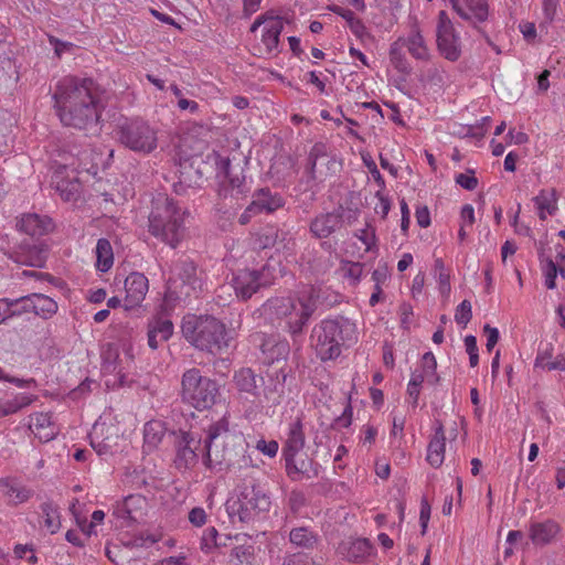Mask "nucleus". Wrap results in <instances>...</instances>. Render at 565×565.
Wrapping results in <instances>:
<instances>
[{"label":"nucleus","instance_id":"nucleus-27","mask_svg":"<svg viewBox=\"0 0 565 565\" xmlns=\"http://www.w3.org/2000/svg\"><path fill=\"white\" fill-rule=\"evenodd\" d=\"M29 428L41 441H50L57 434L49 413H34L30 415Z\"/></svg>","mask_w":565,"mask_h":565},{"label":"nucleus","instance_id":"nucleus-33","mask_svg":"<svg viewBox=\"0 0 565 565\" xmlns=\"http://www.w3.org/2000/svg\"><path fill=\"white\" fill-rule=\"evenodd\" d=\"M557 200L558 198L554 189H543L533 198V202L541 221H545L547 216H553L557 212Z\"/></svg>","mask_w":565,"mask_h":565},{"label":"nucleus","instance_id":"nucleus-1","mask_svg":"<svg viewBox=\"0 0 565 565\" xmlns=\"http://www.w3.org/2000/svg\"><path fill=\"white\" fill-rule=\"evenodd\" d=\"M97 98V86L93 79L73 76L58 81L53 94L61 122L78 129L98 119Z\"/></svg>","mask_w":565,"mask_h":565},{"label":"nucleus","instance_id":"nucleus-17","mask_svg":"<svg viewBox=\"0 0 565 565\" xmlns=\"http://www.w3.org/2000/svg\"><path fill=\"white\" fill-rule=\"evenodd\" d=\"M562 533L558 522L552 519L532 522L529 526V537L535 546H546L555 543Z\"/></svg>","mask_w":565,"mask_h":565},{"label":"nucleus","instance_id":"nucleus-3","mask_svg":"<svg viewBox=\"0 0 565 565\" xmlns=\"http://www.w3.org/2000/svg\"><path fill=\"white\" fill-rule=\"evenodd\" d=\"M186 210L172 198L158 193L151 201L148 231L171 248H177L186 236Z\"/></svg>","mask_w":565,"mask_h":565},{"label":"nucleus","instance_id":"nucleus-28","mask_svg":"<svg viewBox=\"0 0 565 565\" xmlns=\"http://www.w3.org/2000/svg\"><path fill=\"white\" fill-rule=\"evenodd\" d=\"M306 438L303 425L300 417H297L288 426L287 438L282 447V456L300 454L305 447Z\"/></svg>","mask_w":565,"mask_h":565},{"label":"nucleus","instance_id":"nucleus-55","mask_svg":"<svg viewBox=\"0 0 565 565\" xmlns=\"http://www.w3.org/2000/svg\"><path fill=\"white\" fill-rule=\"evenodd\" d=\"M385 189L379 188V190L375 193V198L377 199V202L374 206V211L376 214L381 215L382 218H385L391 211V200L390 198L384 193Z\"/></svg>","mask_w":565,"mask_h":565},{"label":"nucleus","instance_id":"nucleus-43","mask_svg":"<svg viewBox=\"0 0 565 565\" xmlns=\"http://www.w3.org/2000/svg\"><path fill=\"white\" fill-rule=\"evenodd\" d=\"M280 235L282 236L284 239L287 233L280 232L275 226H266L262 228L257 234V244L263 249L278 246V238Z\"/></svg>","mask_w":565,"mask_h":565},{"label":"nucleus","instance_id":"nucleus-48","mask_svg":"<svg viewBox=\"0 0 565 565\" xmlns=\"http://www.w3.org/2000/svg\"><path fill=\"white\" fill-rule=\"evenodd\" d=\"M472 318V307L469 300H462L456 308L455 321L457 324L466 328Z\"/></svg>","mask_w":565,"mask_h":565},{"label":"nucleus","instance_id":"nucleus-57","mask_svg":"<svg viewBox=\"0 0 565 565\" xmlns=\"http://www.w3.org/2000/svg\"><path fill=\"white\" fill-rule=\"evenodd\" d=\"M466 351L469 355V364L471 367H476L479 363V353L477 338L475 335H466L465 338Z\"/></svg>","mask_w":565,"mask_h":565},{"label":"nucleus","instance_id":"nucleus-21","mask_svg":"<svg viewBox=\"0 0 565 565\" xmlns=\"http://www.w3.org/2000/svg\"><path fill=\"white\" fill-rule=\"evenodd\" d=\"M285 379L286 375L282 374L281 379L277 376L275 380L269 379L267 382L264 381V383H262L263 390L262 392L258 390V396L256 397L257 405L271 407L280 404L285 394Z\"/></svg>","mask_w":565,"mask_h":565},{"label":"nucleus","instance_id":"nucleus-10","mask_svg":"<svg viewBox=\"0 0 565 565\" xmlns=\"http://www.w3.org/2000/svg\"><path fill=\"white\" fill-rule=\"evenodd\" d=\"M284 29V20L279 15L260 14L250 25V32L259 31V41L254 45V55L269 56L279 52V38Z\"/></svg>","mask_w":565,"mask_h":565},{"label":"nucleus","instance_id":"nucleus-45","mask_svg":"<svg viewBox=\"0 0 565 565\" xmlns=\"http://www.w3.org/2000/svg\"><path fill=\"white\" fill-rule=\"evenodd\" d=\"M118 360L117 350L109 348L107 352L104 354V364L103 370L108 373H114L118 376L120 384L124 383V367L121 366V361Z\"/></svg>","mask_w":565,"mask_h":565},{"label":"nucleus","instance_id":"nucleus-7","mask_svg":"<svg viewBox=\"0 0 565 565\" xmlns=\"http://www.w3.org/2000/svg\"><path fill=\"white\" fill-rule=\"evenodd\" d=\"M218 395L220 387L217 383L202 375L199 369L192 367L183 373L181 379V398L183 403L202 412L211 408Z\"/></svg>","mask_w":565,"mask_h":565},{"label":"nucleus","instance_id":"nucleus-61","mask_svg":"<svg viewBox=\"0 0 565 565\" xmlns=\"http://www.w3.org/2000/svg\"><path fill=\"white\" fill-rule=\"evenodd\" d=\"M188 519L193 526L201 527L206 523L207 514L203 508L195 507L190 510Z\"/></svg>","mask_w":565,"mask_h":565},{"label":"nucleus","instance_id":"nucleus-54","mask_svg":"<svg viewBox=\"0 0 565 565\" xmlns=\"http://www.w3.org/2000/svg\"><path fill=\"white\" fill-rule=\"evenodd\" d=\"M232 557L236 559L235 565H252L254 558L252 546H236L232 551Z\"/></svg>","mask_w":565,"mask_h":565},{"label":"nucleus","instance_id":"nucleus-13","mask_svg":"<svg viewBox=\"0 0 565 565\" xmlns=\"http://www.w3.org/2000/svg\"><path fill=\"white\" fill-rule=\"evenodd\" d=\"M436 35L440 55L450 62L458 61L461 56L460 35L444 10L438 14Z\"/></svg>","mask_w":565,"mask_h":565},{"label":"nucleus","instance_id":"nucleus-53","mask_svg":"<svg viewBox=\"0 0 565 565\" xmlns=\"http://www.w3.org/2000/svg\"><path fill=\"white\" fill-rule=\"evenodd\" d=\"M437 361L435 355L431 352H427L423 355L420 361V371L427 374L435 382L438 381V376L436 374Z\"/></svg>","mask_w":565,"mask_h":565},{"label":"nucleus","instance_id":"nucleus-60","mask_svg":"<svg viewBox=\"0 0 565 565\" xmlns=\"http://www.w3.org/2000/svg\"><path fill=\"white\" fill-rule=\"evenodd\" d=\"M104 519L105 512L103 510H95L92 514V521L88 524L82 525V531L88 536L96 534L95 527L102 524Z\"/></svg>","mask_w":565,"mask_h":565},{"label":"nucleus","instance_id":"nucleus-52","mask_svg":"<svg viewBox=\"0 0 565 565\" xmlns=\"http://www.w3.org/2000/svg\"><path fill=\"white\" fill-rule=\"evenodd\" d=\"M399 41L395 42L390 51L392 64L402 73L407 74L411 71L407 60L398 51Z\"/></svg>","mask_w":565,"mask_h":565},{"label":"nucleus","instance_id":"nucleus-14","mask_svg":"<svg viewBox=\"0 0 565 565\" xmlns=\"http://www.w3.org/2000/svg\"><path fill=\"white\" fill-rule=\"evenodd\" d=\"M201 437L192 431H180L174 463L178 469H190L198 463Z\"/></svg>","mask_w":565,"mask_h":565},{"label":"nucleus","instance_id":"nucleus-25","mask_svg":"<svg viewBox=\"0 0 565 565\" xmlns=\"http://www.w3.org/2000/svg\"><path fill=\"white\" fill-rule=\"evenodd\" d=\"M18 226L30 236H42L53 230V222L49 216L29 213L22 215Z\"/></svg>","mask_w":565,"mask_h":565},{"label":"nucleus","instance_id":"nucleus-41","mask_svg":"<svg viewBox=\"0 0 565 565\" xmlns=\"http://www.w3.org/2000/svg\"><path fill=\"white\" fill-rule=\"evenodd\" d=\"M290 543L302 548H313L318 542L317 535L308 527H296L290 531Z\"/></svg>","mask_w":565,"mask_h":565},{"label":"nucleus","instance_id":"nucleus-64","mask_svg":"<svg viewBox=\"0 0 565 565\" xmlns=\"http://www.w3.org/2000/svg\"><path fill=\"white\" fill-rule=\"evenodd\" d=\"M416 222L419 227L426 228L430 225V212L426 205H417L415 210Z\"/></svg>","mask_w":565,"mask_h":565},{"label":"nucleus","instance_id":"nucleus-22","mask_svg":"<svg viewBox=\"0 0 565 565\" xmlns=\"http://www.w3.org/2000/svg\"><path fill=\"white\" fill-rule=\"evenodd\" d=\"M260 350L264 361L268 364H273L275 362L286 361L290 352V347L287 340L271 335L263 338Z\"/></svg>","mask_w":565,"mask_h":565},{"label":"nucleus","instance_id":"nucleus-24","mask_svg":"<svg viewBox=\"0 0 565 565\" xmlns=\"http://www.w3.org/2000/svg\"><path fill=\"white\" fill-rule=\"evenodd\" d=\"M173 333V323L163 317H154L148 323V345L156 350Z\"/></svg>","mask_w":565,"mask_h":565},{"label":"nucleus","instance_id":"nucleus-58","mask_svg":"<svg viewBox=\"0 0 565 565\" xmlns=\"http://www.w3.org/2000/svg\"><path fill=\"white\" fill-rule=\"evenodd\" d=\"M490 120L491 119L489 116L483 117L479 124L468 128L467 135L475 139L481 140L488 131Z\"/></svg>","mask_w":565,"mask_h":565},{"label":"nucleus","instance_id":"nucleus-35","mask_svg":"<svg viewBox=\"0 0 565 565\" xmlns=\"http://www.w3.org/2000/svg\"><path fill=\"white\" fill-rule=\"evenodd\" d=\"M147 505L148 502L145 497L140 494L128 495L118 510V515L136 522L143 516Z\"/></svg>","mask_w":565,"mask_h":565},{"label":"nucleus","instance_id":"nucleus-4","mask_svg":"<svg viewBox=\"0 0 565 565\" xmlns=\"http://www.w3.org/2000/svg\"><path fill=\"white\" fill-rule=\"evenodd\" d=\"M184 339L200 351L220 355L230 349L234 335L220 319L204 316H186L182 321Z\"/></svg>","mask_w":565,"mask_h":565},{"label":"nucleus","instance_id":"nucleus-31","mask_svg":"<svg viewBox=\"0 0 565 565\" xmlns=\"http://www.w3.org/2000/svg\"><path fill=\"white\" fill-rule=\"evenodd\" d=\"M340 213L318 215L310 224V232L318 238L329 237L341 224Z\"/></svg>","mask_w":565,"mask_h":565},{"label":"nucleus","instance_id":"nucleus-29","mask_svg":"<svg viewBox=\"0 0 565 565\" xmlns=\"http://www.w3.org/2000/svg\"><path fill=\"white\" fill-rule=\"evenodd\" d=\"M371 548V544L367 540L355 539L343 541L339 545L338 551L341 556L347 558L349 562L360 563L370 555Z\"/></svg>","mask_w":565,"mask_h":565},{"label":"nucleus","instance_id":"nucleus-38","mask_svg":"<svg viewBox=\"0 0 565 565\" xmlns=\"http://www.w3.org/2000/svg\"><path fill=\"white\" fill-rule=\"evenodd\" d=\"M33 313L43 318H52L58 309L57 302L43 294H32Z\"/></svg>","mask_w":565,"mask_h":565},{"label":"nucleus","instance_id":"nucleus-5","mask_svg":"<svg viewBox=\"0 0 565 565\" xmlns=\"http://www.w3.org/2000/svg\"><path fill=\"white\" fill-rule=\"evenodd\" d=\"M356 341V324L343 317L321 320L315 324L310 334V345L322 362L338 359L343 347Z\"/></svg>","mask_w":565,"mask_h":565},{"label":"nucleus","instance_id":"nucleus-62","mask_svg":"<svg viewBox=\"0 0 565 565\" xmlns=\"http://www.w3.org/2000/svg\"><path fill=\"white\" fill-rule=\"evenodd\" d=\"M279 445L276 440L266 441L259 439L256 444V449L269 458H274L278 452Z\"/></svg>","mask_w":565,"mask_h":565},{"label":"nucleus","instance_id":"nucleus-26","mask_svg":"<svg viewBox=\"0 0 565 565\" xmlns=\"http://www.w3.org/2000/svg\"><path fill=\"white\" fill-rule=\"evenodd\" d=\"M252 204L258 214H270L281 209L285 205V200L279 193L271 192L268 188H265L254 192Z\"/></svg>","mask_w":565,"mask_h":565},{"label":"nucleus","instance_id":"nucleus-56","mask_svg":"<svg viewBox=\"0 0 565 565\" xmlns=\"http://www.w3.org/2000/svg\"><path fill=\"white\" fill-rule=\"evenodd\" d=\"M10 302L12 305L13 316H20L22 313L33 312L32 294L21 297V298H18V299H14V300H10Z\"/></svg>","mask_w":565,"mask_h":565},{"label":"nucleus","instance_id":"nucleus-34","mask_svg":"<svg viewBox=\"0 0 565 565\" xmlns=\"http://www.w3.org/2000/svg\"><path fill=\"white\" fill-rule=\"evenodd\" d=\"M167 428L162 420L152 419L143 426V450L151 452L161 444Z\"/></svg>","mask_w":565,"mask_h":565},{"label":"nucleus","instance_id":"nucleus-40","mask_svg":"<svg viewBox=\"0 0 565 565\" xmlns=\"http://www.w3.org/2000/svg\"><path fill=\"white\" fill-rule=\"evenodd\" d=\"M534 367L544 371H565V356L553 358L551 350L540 351L535 358Z\"/></svg>","mask_w":565,"mask_h":565},{"label":"nucleus","instance_id":"nucleus-42","mask_svg":"<svg viewBox=\"0 0 565 565\" xmlns=\"http://www.w3.org/2000/svg\"><path fill=\"white\" fill-rule=\"evenodd\" d=\"M44 525L51 534H55L61 527L58 509L51 502L41 504Z\"/></svg>","mask_w":565,"mask_h":565},{"label":"nucleus","instance_id":"nucleus-6","mask_svg":"<svg viewBox=\"0 0 565 565\" xmlns=\"http://www.w3.org/2000/svg\"><path fill=\"white\" fill-rule=\"evenodd\" d=\"M231 523H248L269 511L270 499L256 487H243L225 504Z\"/></svg>","mask_w":565,"mask_h":565},{"label":"nucleus","instance_id":"nucleus-19","mask_svg":"<svg viewBox=\"0 0 565 565\" xmlns=\"http://www.w3.org/2000/svg\"><path fill=\"white\" fill-rule=\"evenodd\" d=\"M125 290L127 307L138 306L149 290V280L143 274L134 271L125 279Z\"/></svg>","mask_w":565,"mask_h":565},{"label":"nucleus","instance_id":"nucleus-16","mask_svg":"<svg viewBox=\"0 0 565 565\" xmlns=\"http://www.w3.org/2000/svg\"><path fill=\"white\" fill-rule=\"evenodd\" d=\"M454 11L463 20L473 25L484 22L489 15L487 0H447Z\"/></svg>","mask_w":565,"mask_h":565},{"label":"nucleus","instance_id":"nucleus-39","mask_svg":"<svg viewBox=\"0 0 565 565\" xmlns=\"http://www.w3.org/2000/svg\"><path fill=\"white\" fill-rule=\"evenodd\" d=\"M434 277L438 284V289L441 296L449 297L451 291L450 277L451 269L445 266L441 258H436L434 262Z\"/></svg>","mask_w":565,"mask_h":565},{"label":"nucleus","instance_id":"nucleus-15","mask_svg":"<svg viewBox=\"0 0 565 565\" xmlns=\"http://www.w3.org/2000/svg\"><path fill=\"white\" fill-rule=\"evenodd\" d=\"M119 431L113 425L97 422L90 434V445L99 456L113 454L118 447Z\"/></svg>","mask_w":565,"mask_h":565},{"label":"nucleus","instance_id":"nucleus-59","mask_svg":"<svg viewBox=\"0 0 565 565\" xmlns=\"http://www.w3.org/2000/svg\"><path fill=\"white\" fill-rule=\"evenodd\" d=\"M455 181L461 188L472 191L478 186V179L475 177L473 171L467 173H459L456 175Z\"/></svg>","mask_w":565,"mask_h":565},{"label":"nucleus","instance_id":"nucleus-49","mask_svg":"<svg viewBox=\"0 0 565 565\" xmlns=\"http://www.w3.org/2000/svg\"><path fill=\"white\" fill-rule=\"evenodd\" d=\"M220 540V534L215 527H207L204 530L201 539V550L204 553H212L216 550V542Z\"/></svg>","mask_w":565,"mask_h":565},{"label":"nucleus","instance_id":"nucleus-9","mask_svg":"<svg viewBox=\"0 0 565 565\" xmlns=\"http://www.w3.org/2000/svg\"><path fill=\"white\" fill-rule=\"evenodd\" d=\"M279 270L271 262H267L260 269H239L234 273L232 286L235 295L242 300H248L259 289L271 286L278 277Z\"/></svg>","mask_w":565,"mask_h":565},{"label":"nucleus","instance_id":"nucleus-51","mask_svg":"<svg viewBox=\"0 0 565 565\" xmlns=\"http://www.w3.org/2000/svg\"><path fill=\"white\" fill-rule=\"evenodd\" d=\"M362 161L365 168L367 169L369 173L371 174L372 179L377 184V186L381 189H385V180L382 177L380 170L377 169V166L373 158L370 154H362Z\"/></svg>","mask_w":565,"mask_h":565},{"label":"nucleus","instance_id":"nucleus-8","mask_svg":"<svg viewBox=\"0 0 565 565\" xmlns=\"http://www.w3.org/2000/svg\"><path fill=\"white\" fill-rule=\"evenodd\" d=\"M116 135L125 148L136 153L149 154L158 147V129L141 118L119 124Z\"/></svg>","mask_w":565,"mask_h":565},{"label":"nucleus","instance_id":"nucleus-2","mask_svg":"<svg viewBox=\"0 0 565 565\" xmlns=\"http://www.w3.org/2000/svg\"><path fill=\"white\" fill-rule=\"evenodd\" d=\"M319 291L315 286H305L292 295L274 297L262 306L265 319L292 337L301 334L317 309Z\"/></svg>","mask_w":565,"mask_h":565},{"label":"nucleus","instance_id":"nucleus-11","mask_svg":"<svg viewBox=\"0 0 565 565\" xmlns=\"http://www.w3.org/2000/svg\"><path fill=\"white\" fill-rule=\"evenodd\" d=\"M234 438L235 436L230 433L226 417L210 426L203 454V463L207 469L212 470L225 460L226 449L224 445Z\"/></svg>","mask_w":565,"mask_h":565},{"label":"nucleus","instance_id":"nucleus-36","mask_svg":"<svg viewBox=\"0 0 565 565\" xmlns=\"http://www.w3.org/2000/svg\"><path fill=\"white\" fill-rule=\"evenodd\" d=\"M97 271L107 273L114 265V252L111 244L106 238H99L95 247Z\"/></svg>","mask_w":565,"mask_h":565},{"label":"nucleus","instance_id":"nucleus-46","mask_svg":"<svg viewBox=\"0 0 565 565\" xmlns=\"http://www.w3.org/2000/svg\"><path fill=\"white\" fill-rule=\"evenodd\" d=\"M354 236L363 245V252L359 256H363L365 253L371 252L376 246L375 228L370 224H366L365 227L358 230Z\"/></svg>","mask_w":565,"mask_h":565},{"label":"nucleus","instance_id":"nucleus-63","mask_svg":"<svg viewBox=\"0 0 565 565\" xmlns=\"http://www.w3.org/2000/svg\"><path fill=\"white\" fill-rule=\"evenodd\" d=\"M38 399V396L34 394H28V393H17L11 397L12 403L14 404L17 411L31 405Z\"/></svg>","mask_w":565,"mask_h":565},{"label":"nucleus","instance_id":"nucleus-18","mask_svg":"<svg viewBox=\"0 0 565 565\" xmlns=\"http://www.w3.org/2000/svg\"><path fill=\"white\" fill-rule=\"evenodd\" d=\"M0 493L10 505L28 502L33 497V490L14 478L0 479Z\"/></svg>","mask_w":565,"mask_h":565},{"label":"nucleus","instance_id":"nucleus-44","mask_svg":"<svg viewBox=\"0 0 565 565\" xmlns=\"http://www.w3.org/2000/svg\"><path fill=\"white\" fill-rule=\"evenodd\" d=\"M542 273L544 276V284L547 289L556 288V278L558 274L565 278V270L563 268H558L551 258L542 262Z\"/></svg>","mask_w":565,"mask_h":565},{"label":"nucleus","instance_id":"nucleus-32","mask_svg":"<svg viewBox=\"0 0 565 565\" xmlns=\"http://www.w3.org/2000/svg\"><path fill=\"white\" fill-rule=\"evenodd\" d=\"M286 472L292 480H299L301 477H311L310 472L312 469V460L307 455L295 454L292 456L285 455Z\"/></svg>","mask_w":565,"mask_h":565},{"label":"nucleus","instance_id":"nucleus-23","mask_svg":"<svg viewBox=\"0 0 565 565\" xmlns=\"http://www.w3.org/2000/svg\"><path fill=\"white\" fill-rule=\"evenodd\" d=\"M264 383V379L257 376V374L250 367H242L235 371L233 375V384L239 394L253 396L255 399L258 396L259 384Z\"/></svg>","mask_w":565,"mask_h":565},{"label":"nucleus","instance_id":"nucleus-50","mask_svg":"<svg viewBox=\"0 0 565 565\" xmlns=\"http://www.w3.org/2000/svg\"><path fill=\"white\" fill-rule=\"evenodd\" d=\"M23 257L18 262L32 267H43L46 260L45 252L35 247L31 248Z\"/></svg>","mask_w":565,"mask_h":565},{"label":"nucleus","instance_id":"nucleus-47","mask_svg":"<svg viewBox=\"0 0 565 565\" xmlns=\"http://www.w3.org/2000/svg\"><path fill=\"white\" fill-rule=\"evenodd\" d=\"M363 264L359 262L342 260L340 273L343 278L350 279L353 284L360 281L363 274Z\"/></svg>","mask_w":565,"mask_h":565},{"label":"nucleus","instance_id":"nucleus-20","mask_svg":"<svg viewBox=\"0 0 565 565\" xmlns=\"http://www.w3.org/2000/svg\"><path fill=\"white\" fill-rule=\"evenodd\" d=\"M446 436L443 424L435 422L434 434L427 446L426 460L433 468H439L445 460Z\"/></svg>","mask_w":565,"mask_h":565},{"label":"nucleus","instance_id":"nucleus-12","mask_svg":"<svg viewBox=\"0 0 565 565\" xmlns=\"http://www.w3.org/2000/svg\"><path fill=\"white\" fill-rule=\"evenodd\" d=\"M198 286L199 279L194 263L188 258L177 262L168 279V291L170 295L175 299H184L190 297Z\"/></svg>","mask_w":565,"mask_h":565},{"label":"nucleus","instance_id":"nucleus-37","mask_svg":"<svg viewBox=\"0 0 565 565\" xmlns=\"http://www.w3.org/2000/svg\"><path fill=\"white\" fill-rule=\"evenodd\" d=\"M399 43L407 47L409 54L417 60H427L429 56L428 47L418 30L413 31L405 40L399 39Z\"/></svg>","mask_w":565,"mask_h":565},{"label":"nucleus","instance_id":"nucleus-30","mask_svg":"<svg viewBox=\"0 0 565 565\" xmlns=\"http://www.w3.org/2000/svg\"><path fill=\"white\" fill-rule=\"evenodd\" d=\"M66 168L62 167L56 170L53 175V184L58 192L61 199L65 202L76 201L81 192V183L77 179H65L64 172Z\"/></svg>","mask_w":565,"mask_h":565}]
</instances>
